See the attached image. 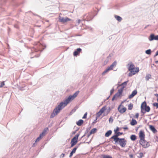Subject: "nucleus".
<instances>
[{
    "label": "nucleus",
    "instance_id": "4468645a",
    "mask_svg": "<svg viewBox=\"0 0 158 158\" xmlns=\"http://www.w3.org/2000/svg\"><path fill=\"white\" fill-rule=\"evenodd\" d=\"M128 82V81H126L119 85V86H122V87L120 89H122V91H123V89H124V88L126 87V86L127 85V84Z\"/></svg>",
    "mask_w": 158,
    "mask_h": 158
},
{
    "label": "nucleus",
    "instance_id": "de8ad7c7",
    "mask_svg": "<svg viewBox=\"0 0 158 158\" xmlns=\"http://www.w3.org/2000/svg\"><path fill=\"white\" fill-rule=\"evenodd\" d=\"M130 157H133V155H130Z\"/></svg>",
    "mask_w": 158,
    "mask_h": 158
},
{
    "label": "nucleus",
    "instance_id": "5701e85b",
    "mask_svg": "<svg viewBox=\"0 0 158 158\" xmlns=\"http://www.w3.org/2000/svg\"><path fill=\"white\" fill-rule=\"evenodd\" d=\"M137 123V121L134 119H132L130 123L131 125L134 126Z\"/></svg>",
    "mask_w": 158,
    "mask_h": 158
},
{
    "label": "nucleus",
    "instance_id": "2f4dec72",
    "mask_svg": "<svg viewBox=\"0 0 158 158\" xmlns=\"http://www.w3.org/2000/svg\"><path fill=\"white\" fill-rule=\"evenodd\" d=\"M145 53L146 54L148 55H150L151 54V50L149 49L148 50H147L145 51Z\"/></svg>",
    "mask_w": 158,
    "mask_h": 158
},
{
    "label": "nucleus",
    "instance_id": "f3484780",
    "mask_svg": "<svg viewBox=\"0 0 158 158\" xmlns=\"http://www.w3.org/2000/svg\"><path fill=\"white\" fill-rule=\"evenodd\" d=\"M77 148V147H75V148H74L73 149V150H72L71 152L70 153V155H69V157H71L72 156H73V154L75 153Z\"/></svg>",
    "mask_w": 158,
    "mask_h": 158
},
{
    "label": "nucleus",
    "instance_id": "e433bc0d",
    "mask_svg": "<svg viewBox=\"0 0 158 158\" xmlns=\"http://www.w3.org/2000/svg\"><path fill=\"white\" fill-rule=\"evenodd\" d=\"M87 114V112L85 113L84 114L83 116V117L82 118H86Z\"/></svg>",
    "mask_w": 158,
    "mask_h": 158
},
{
    "label": "nucleus",
    "instance_id": "423d86ee",
    "mask_svg": "<svg viewBox=\"0 0 158 158\" xmlns=\"http://www.w3.org/2000/svg\"><path fill=\"white\" fill-rule=\"evenodd\" d=\"M135 66L133 64H131L128 67V70L130 71L129 75L130 76H132L135 74V72L132 71L134 69Z\"/></svg>",
    "mask_w": 158,
    "mask_h": 158
},
{
    "label": "nucleus",
    "instance_id": "39448f33",
    "mask_svg": "<svg viewBox=\"0 0 158 158\" xmlns=\"http://www.w3.org/2000/svg\"><path fill=\"white\" fill-rule=\"evenodd\" d=\"M59 21L62 23H64L68 21L71 20V19L68 17H64L59 16Z\"/></svg>",
    "mask_w": 158,
    "mask_h": 158
},
{
    "label": "nucleus",
    "instance_id": "f257e3e1",
    "mask_svg": "<svg viewBox=\"0 0 158 158\" xmlns=\"http://www.w3.org/2000/svg\"><path fill=\"white\" fill-rule=\"evenodd\" d=\"M79 92L77 91L75 92L73 95L69 96L68 98L64 101L60 102L58 106L56 107L53 110V113L50 116V118H53L55 115L58 114L60 111L66 106L70 102L73 100L77 95Z\"/></svg>",
    "mask_w": 158,
    "mask_h": 158
},
{
    "label": "nucleus",
    "instance_id": "603ef678",
    "mask_svg": "<svg viewBox=\"0 0 158 158\" xmlns=\"http://www.w3.org/2000/svg\"><path fill=\"white\" fill-rule=\"evenodd\" d=\"M157 101L158 102V98L157 99Z\"/></svg>",
    "mask_w": 158,
    "mask_h": 158
},
{
    "label": "nucleus",
    "instance_id": "4be33fe9",
    "mask_svg": "<svg viewBox=\"0 0 158 158\" xmlns=\"http://www.w3.org/2000/svg\"><path fill=\"white\" fill-rule=\"evenodd\" d=\"M83 123V121L82 119L79 120L76 123L79 126H81Z\"/></svg>",
    "mask_w": 158,
    "mask_h": 158
},
{
    "label": "nucleus",
    "instance_id": "9d476101",
    "mask_svg": "<svg viewBox=\"0 0 158 158\" xmlns=\"http://www.w3.org/2000/svg\"><path fill=\"white\" fill-rule=\"evenodd\" d=\"M148 39L150 41L153 40H158V35L155 36L154 34H152L150 35Z\"/></svg>",
    "mask_w": 158,
    "mask_h": 158
},
{
    "label": "nucleus",
    "instance_id": "72a5a7b5",
    "mask_svg": "<svg viewBox=\"0 0 158 158\" xmlns=\"http://www.w3.org/2000/svg\"><path fill=\"white\" fill-rule=\"evenodd\" d=\"M109 123H112L113 121V119L111 117L109 119Z\"/></svg>",
    "mask_w": 158,
    "mask_h": 158
},
{
    "label": "nucleus",
    "instance_id": "a878e982",
    "mask_svg": "<svg viewBox=\"0 0 158 158\" xmlns=\"http://www.w3.org/2000/svg\"><path fill=\"white\" fill-rule=\"evenodd\" d=\"M151 78V76L150 74H147L145 77V79L147 81L149 80V79Z\"/></svg>",
    "mask_w": 158,
    "mask_h": 158
},
{
    "label": "nucleus",
    "instance_id": "79ce46f5",
    "mask_svg": "<svg viewBox=\"0 0 158 158\" xmlns=\"http://www.w3.org/2000/svg\"><path fill=\"white\" fill-rule=\"evenodd\" d=\"M114 89H112L110 91V94H112V93H113V92H114Z\"/></svg>",
    "mask_w": 158,
    "mask_h": 158
},
{
    "label": "nucleus",
    "instance_id": "473e14b6",
    "mask_svg": "<svg viewBox=\"0 0 158 158\" xmlns=\"http://www.w3.org/2000/svg\"><path fill=\"white\" fill-rule=\"evenodd\" d=\"M132 107L133 105L132 104H129L128 106V109L129 110H131L132 109Z\"/></svg>",
    "mask_w": 158,
    "mask_h": 158
},
{
    "label": "nucleus",
    "instance_id": "a18cd8bd",
    "mask_svg": "<svg viewBox=\"0 0 158 158\" xmlns=\"http://www.w3.org/2000/svg\"><path fill=\"white\" fill-rule=\"evenodd\" d=\"M81 20H80V19H78V24H79V23H80V22H81Z\"/></svg>",
    "mask_w": 158,
    "mask_h": 158
},
{
    "label": "nucleus",
    "instance_id": "c85d7f7f",
    "mask_svg": "<svg viewBox=\"0 0 158 158\" xmlns=\"http://www.w3.org/2000/svg\"><path fill=\"white\" fill-rule=\"evenodd\" d=\"M144 110H145V111L148 112L150 110V107L148 106H147L145 108H144Z\"/></svg>",
    "mask_w": 158,
    "mask_h": 158
},
{
    "label": "nucleus",
    "instance_id": "c9c22d12",
    "mask_svg": "<svg viewBox=\"0 0 158 158\" xmlns=\"http://www.w3.org/2000/svg\"><path fill=\"white\" fill-rule=\"evenodd\" d=\"M153 105L154 106H155L156 107V108H158V103L156 102H155L153 103Z\"/></svg>",
    "mask_w": 158,
    "mask_h": 158
},
{
    "label": "nucleus",
    "instance_id": "ea45409f",
    "mask_svg": "<svg viewBox=\"0 0 158 158\" xmlns=\"http://www.w3.org/2000/svg\"><path fill=\"white\" fill-rule=\"evenodd\" d=\"M119 130V128L118 127H117L116 129L114 130L115 133L116 134L117 133V131Z\"/></svg>",
    "mask_w": 158,
    "mask_h": 158
},
{
    "label": "nucleus",
    "instance_id": "b1692460",
    "mask_svg": "<svg viewBox=\"0 0 158 158\" xmlns=\"http://www.w3.org/2000/svg\"><path fill=\"white\" fill-rule=\"evenodd\" d=\"M97 129L96 128H94L92 129L89 132L90 135L95 133L97 131Z\"/></svg>",
    "mask_w": 158,
    "mask_h": 158
},
{
    "label": "nucleus",
    "instance_id": "7c9ffc66",
    "mask_svg": "<svg viewBox=\"0 0 158 158\" xmlns=\"http://www.w3.org/2000/svg\"><path fill=\"white\" fill-rule=\"evenodd\" d=\"M139 68L138 67H137L136 68H135V67L134 68V69H133L132 70L134 72H135V73H137V72H138L139 71Z\"/></svg>",
    "mask_w": 158,
    "mask_h": 158
},
{
    "label": "nucleus",
    "instance_id": "8fccbe9b",
    "mask_svg": "<svg viewBox=\"0 0 158 158\" xmlns=\"http://www.w3.org/2000/svg\"><path fill=\"white\" fill-rule=\"evenodd\" d=\"M155 95L158 97V94H156Z\"/></svg>",
    "mask_w": 158,
    "mask_h": 158
},
{
    "label": "nucleus",
    "instance_id": "f704fd0d",
    "mask_svg": "<svg viewBox=\"0 0 158 158\" xmlns=\"http://www.w3.org/2000/svg\"><path fill=\"white\" fill-rule=\"evenodd\" d=\"M103 158H112V157L109 156L105 155L103 156Z\"/></svg>",
    "mask_w": 158,
    "mask_h": 158
},
{
    "label": "nucleus",
    "instance_id": "f8f14e48",
    "mask_svg": "<svg viewBox=\"0 0 158 158\" xmlns=\"http://www.w3.org/2000/svg\"><path fill=\"white\" fill-rule=\"evenodd\" d=\"M137 91L136 90H134L132 93L128 97L129 99H131L133 98L137 94Z\"/></svg>",
    "mask_w": 158,
    "mask_h": 158
},
{
    "label": "nucleus",
    "instance_id": "58836bf2",
    "mask_svg": "<svg viewBox=\"0 0 158 158\" xmlns=\"http://www.w3.org/2000/svg\"><path fill=\"white\" fill-rule=\"evenodd\" d=\"M4 85V82H2L0 84V87H3Z\"/></svg>",
    "mask_w": 158,
    "mask_h": 158
},
{
    "label": "nucleus",
    "instance_id": "09e8293b",
    "mask_svg": "<svg viewBox=\"0 0 158 158\" xmlns=\"http://www.w3.org/2000/svg\"><path fill=\"white\" fill-rule=\"evenodd\" d=\"M156 63H158V60L156 61Z\"/></svg>",
    "mask_w": 158,
    "mask_h": 158
},
{
    "label": "nucleus",
    "instance_id": "aec40b11",
    "mask_svg": "<svg viewBox=\"0 0 158 158\" xmlns=\"http://www.w3.org/2000/svg\"><path fill=\"white\" fill-rule=\"evenodd\" d=\"M114 17L116 20L119 22H121L122 19L121 17L116 15H114Z\"/></svg>",
    "mask_w": 158,
    "mask_h": 158
},
{
    "label": "nucleus",
    "instance_id": "a19ab883",
    "mask_svg": "<svg viewBox=\"0 0 158 158\" xmlns=\"http://www.w3.org/2000/svg\"><path fill=\"white\" fill-rule=\"evenodd\" d=\"M139 116V113H137L135 115V117L136 118H138Z\"/></svg>",
    "mask_w": 158,
    "mask_h": 158
},
{
    "label": "nucleus",
    "instance_id": "c03bdc74",
    "mask_svg": "<svg viewBox=\"0 0 158 158\" xmlns=\"http://www.w3.org/2000/svg\"><path fill=\"white\" fill-rule=\"evenodd\" d=\"M123 129L124 130H127L128 129V128L127 127H123Z\"/></svg>",
    "mask_w": 158,
    "mask_h": 158
},
{
    "label": "nucleus",
    "instance_id": "c756f323",
    "mask_svg": "<svg viewBox=\"0 0 158 158\" xmlns=\"http://www.w3.org/2000/svg\"><path fill=\"white\" fill-rule=\"evenodd\" d=\"M117 64V62L115 61H114L112 64L110 65L113 68Z\"/></svg>",
    "mask_w": 158,
    "mask_h": 158
},
{
    "label": "nucleus",
    "instance_id": "3c124183",
    "mask_svg": "<svg viewBox=\"0 0 158 158\" xmlns=\"http://www.w3.org/2000/svg\"><path fill=\"white\" fill-rule=\"evenodd\" d=\"M109 111L108 112V113H107V114H106V115L107 114H108V113H109Z\"/></svg>",
    "mask_w": 158,
    "mask_h": 158
},
{
    "label": "nucleus",
    "instance_id": "bb28decb",
    "mask_svg": "<svg viewBox=\"0 0 158 158\" xmlns=\"http://www.w3.org/2000/svg\"><path fill=\"white\" fill-rule=\"evenodd\" d=\"M132 141H134L136 139V136L135 135H132L130 137Z\"/></svg>",
    "mask_w": 158,
    "mask_h": 158
},
{
    "label": "nucleus",
    "instance_id": "37998d69",
    "mask_svg": "<svg viewBox=\"0 0 158 158\" xmlns=\"http://www.w3.org/2000/svg\"><path fill=\"white\" fill-rule=\"evenodd\" d=\"M157 55H158V51L156 52L154 56H157Z\"/></svg>",
    "mask_w": 158,
    "mask_h": 158
},
{
    "label": "nucleus",
    "instance_id": "f03ea898",
    "mask_svg": "<svg viewBox=\"0 0 158 158\" xmlns=\"http://www.w3.org/2000/svg\"><path fill=\"white\" fill-rule=\"evenodd\" d=\"M115 143L119 144L122 148H124L125 147L126 143L127 141L124 138H120L117 140V141L114 140Z\"/></svg>",
    "mask_w": 158,
    "mask_h": 158
},
{
    "label": "nucleus",
    "instance_id": "9b49d317",
    "mask_svg": "<svg viewBox=\"0 0 158 158\" xmlns=\"http://www.w3.org/2000/svg\"><path fill=\"white\" fill-rule=\"evenodd\" d=\"M139 136L140 140L144 139L145 134L143 131L141 130L140 131Z\"/></svg>",
    "mask_w": 158,
    "mask_h": 158
},
{
    "label": "nucleus",
    "instance_id": "4c0bfd02",
    "mask_svg": "<svg viewBox=\"0 0 158 158\" xmlns=\"http://www.w3.org/2000/svg\"><path fill=\"white\" fill-rule=\"evenodd\" d=\"M145 110H144V109H143L141 108V112L143 113V114H144L145 113Z\"/></svg>",
    "mask_w": 158,
    "mask_h": 158
},
{
    "label": "nucleus",
    "instance_id": "7ed1b4c3",
    "mask_svg": "<svg viewBox=\"0 0 158 158\" xmlns=\"http://www.w3.org/2000/svg\"><path fill=\"white\" fill-rule=\"evenodd\" d=\"M80 135V134H77L72 139L71 143V147H73L75 144H76L77 142L78 138Z\"/></svg>",
    "mask_w": 158,
    "mask_h": 158
},
{
    "label": "nucleus",
    "instance_id": "2eb2a0df",
    "mask_svg": "<svg viewBox=\"0 0 158 158\" xmlns=\"http://www.w3.org/2000/svg\"><path fill=\"white\" fill-rule=\"evenodd\" d=\"M113 68L111 66H110L109 67H108L102 73V74L103 75H104L106 73L108 72L110 70H111Z\"/></svg>",
    "mask_w": 158,
    "mask_h": 158
},
{
    "label": "nucleus",
    "instance_id": "a211bd4d",
    "mask_svg": "<svg viewBox=\"0 0 158 158\" xmlns=\"http://www.w3.org/2000/svg\"><path fill=\"white\" fill-rule=\"evenodd\" d=\"M118 111L121 113H123L126 110V108L125 107L120 109L119 107L118 108Z\"/></svg>",
    "mask_w": 158,
    "mask_h": 158
},
{
    "label": "nucleus",
    "instance_id": "49530a36",
    "mask_svg": "<svg viewBox=\"0 0 158 158\" xmlns=\"http://www.w3.org/2000/svg\"><path fill=\"white\" fill-rule=\"evenodd\" d=\"M64 155V154H62L61 155V156H62V157H63Z\"/></svg>",
    "mask_w": 158,
    "mask_h": 158
},
{
    "label": "nucleus",
    "instance_id": "1a4fd4ad",
    "mask_svg": "<svg viewBox=\"0 0 158 158\" xmlns=\"http://www.w3.org/2000/svg\"><path fill=\"white\" fill-rule=\"evenodd\" d=\"M106 110V106H103L100 110V111L97 114V116L98 117H99L103 113L104 111Z\"/></svg>",
    "mask_w": 158,
    "mask_h": 158
},
{
    "label": "nucleus",
    "instance_id": "412c9836",
    "mask_svg": "<svg viewBox=\"0 0 158 158\" xmlns=\"http://www.w3.org/2000/svg\"><path fill=\"white\" fill-rule=\"evenodd\" d=\"M112 131L111 130H109L105 134V136L106 137H109L112 133Z\"/></svg>",
    "mask_w": 158,
    "mask_h": 158
},
{
    "label": "nucleus",
    "instance_id": "cd10ccee",
    "mask_svg": "<svg viewBox=\"0 0 158 158\" xmlns=\"http://www.w3.org/2000/svg\"><path fill=\"white\" fill-rule=\"evenodd\" d=\"M43 136L42 134H40V136L36 139L35 142L39 141L42 137Z\"/></svg>",
    "mask_w": 158,
    "mask_h": 158
},
{
    "label": "nucleus",
    "instance_id": "864d4df0",
    "mask_svg": "<svg viewBox=\"0 0 158 158\" xmlns=\"http://www.w3.org/2000/svg\"><path fill=\"white\" fill-rule=\"evenodd\" d=\"M140 154H143V153H140Z\"/></svg>",
    "mask_w": 158,
    "mask_h": 158
},
{
    "label": "nucleus",
    "instance_id": "ddd939ff",
    "mask_svg": "<svg viewBox=\"0 0 158 158\" xmlns=\"http://www.w3.org/2000/svg\"><path fill=\"white\" fill-rule=\"evenodd\" d=\"M81 51V49L80 48H78L77 50L73 52V55L77 56L78 55Z\"/></svg>",
    "mask_w": 158,
    "mask_h": 158
},
{
    "label": "nucleus",
    "instance_id": "6ab92c4d",
    "mask_svg": "<svg viewBox=\"0 0 158 158\" xmlns=\"http://www.w3.org/2000/svg\"><path fill=\"white\" fill-rule=\"evenodd\" d=\"M48 128H45L43 130L42 133L40 134H42V136H43L44 135H46L47 133V132L48 131Z\"/></svg>",
    "mask_w": 158,
    "mask_h": 158
},
{
    "label": "nucleus",
    "instance_id": "dca6fc26",
    "mask_svg": "<svg viewBox=\"0 0 158 158\" xmlns=\"http://www.w3.org/2000/svg\"><path fill=\"white\" fill-rule=\"evenodd\" d=\"M149 127L150 130H151L153 132L155 133L157 132V130L153 126L151 125H150L149 126Z\"/></svg>",
    "mask_w": 158,
    "mask_h": 158
},
{
    "label": "nucleus",
    "instance_id": "393cba45",
    "mask_svg": "<svg viewBox=\"0 0 158 158\" xmlns=\"http://www.w3.org/2000/svg\"><path fill=\"white\" fill-rule=\"evenodd\" d=\"M146 106L147 104L146 102H144L141 104V108L144 109Z\"/></svg>",
    "mask_w": 158,
    "mask_h": 158
},
{
    "label": "nucleus",
    "instance_id": "6e6552de",
    "mask_svg": "<svg viewBox=\"0 0 158 158\" xmlns=\"http://www.w3.org/2000/svg\"><path fill=\"white\" fill-rule=\"evenodd\" d=\"M123 134V133L122 132H117L115 135L112 136L110 138V139H113L114 140H116V141L117 140H118L120 139L118 138V137L120 135H122Z\"/></svg>",
    "mask_w": 158,
    "mask_h": 158
},
{
    "label": "nucleus",
    "instance_id": "20e7f679",
    "mask_svg": "<svg viewBox=\"0 0 158 158\" xmlns=\"http://www.w3.org/2000/svg\"><path fill=\"white\" fill-rule=\"evenodd\" d=\"M123 91L122 89H119L118 92L113 97L112 99V101H113L115 99H117L119 97L121 96Z\"/></svg>",
    "mask_w": 158,
    "mask_h": 158
},
{
    "label": "nucleus",
    "instance_id": "0eeeda50",
    "mask_svg": "<svg viewBox=\"0 0 158 158\" xmlns=\"http://www.w3.org/2000/svg\"><path fill=\"white\" fill-rule=\"evenodd\" d=\"M139 143L144 148H148L149 145L148 142L144 140V139L140 140Z\"/></svg>",
    "mask_w": 158,
    "mask_h": 158
}]
</instances>
